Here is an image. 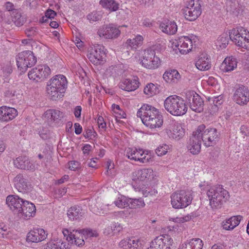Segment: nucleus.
Here are the masks:
<instances>
[{
    "label": "nucleus",
    "mask_w": 249,
    "mask_h": 249,
    "mask_svg": "<svg viewBox=\"0 0 249 249\" xmlns=\"http://www.w3.org/2000/svg\"><path fill=\"white\" fill-rule=\"evenodd\" d=\"M81 232L83 236H85L93 237L97 236L96 233H94V232L91 230H83L81 231Z\"/></svg>",
    "instance_id": "4d7b16f0"
},
{
    "label": "nucleus",
    "mask_w": 249,
    "mask_h": 249,
    "mask_svg": "<svg viewBox=\"0 0 249 249\" xmlns=\"http://www.w3.org/2000/svg\"><path fill=\"white\" fill-rule=\"evenodd\" d=\"M142 191L143 196L145 197L156 196L158 194V191L156 189L149 187L142 189Z\"/></svg>",
    "instance_id": "49530a36"
},
{
    "label": "nucleus",
    "mask_w": 249,
    "mask_h": 249,
    "mask_svg": "<svg viewBox=\"0 0 249 249\" xmlns=\"http://www.w3.org/2000/svg\"><path fill=\"white\" fill-rule=\"evenodd\" d=\"M37 67L40 73L41 81L44 80L51 74V69L48 66L40 65Z\"/></svg>",
    "instance_id": "37998d69"
},
{
    "label": "nucleus",
    "mask_w": 249,
    "mask_h": 249,
    "mask_svg": "<svg viewBox=\"0 0 249 249\" xmlns=\"http://www.w3.org/2000/svg\"><path fill=\"white\" fill-rule=\"evenodd\" d=\"M237 67L236 59L232 57H227L222 63L220 69L223 72H229L233 71Z\"/></svg>",
    "instance_id": "c85d7f7f"
},
{
    "label": "nucleus",
    "mask_w": 249,
    "mask_h": 249,
    "mask_svg": "<svg viewBox=\"0 0 249 249\" xmlns=\"http://www.w3.org/2000/svg\"><path fill=\"white\" fill-rule=\"evenodd\" d=\"M158 110L155 107L148 104H144L138 110L137 115L142 121L145 120V118H148L152 114L158 113Z\"/></svg>",
    "instance_id": "a878e982"
},
{
    "label": "nucleus",
    "mask_w": 249,
    "mask_h": 249,
    "mask_svg": "<svg viewBox=\"0 0 249 249\" xmlns=\"http://www.w3.org/2000/svg\"><path fill=\"white\" fill-rule=\"evenodd\" d=\"M164 107L166 110L174 116H181L187 111V106L184 100L179 96L171 95L164 101Z\"/></svg>",
    "instance_id": "7ed1b4c3"
},
{
    "label": "nucleus",
    "mask_w": 249,
    "mask_h": 249,
    "mask_svg": "<svg viewBox=\"0 0 249 249\" xmlns=\"http://www.w3.org/2000/svg\"><path fill=\"white\" fill-rule=\"evenodd\" d=\"M184 134L185 130L179 123L176 122L173 124L170 130V137L174 139L179 140L184 136Z\"/></svg>",
    "instance_id": "c756f323"
},
{
    "label": "nucleus",
    "mask_w": 249,
    "mask_h": 249,
    "mask_svg": "<svg viewBox=\"0 0 249 249\" xmlns=\"http://www.w3.org/2000/svg\"><path fill=\"white\" fill-rule=\"evenodd\" d=\"M234 101L238 105H245L249 102V90L243 85L237 88L233 95Z\"/></svg>",
    "instance_id": "dca6fc26"
},
{
    "label": "nucleus",
    "mask_w": 249,
    "mask_h": 249,
    "mask_svg": "<svg viewBox=\"0 0 249 249\" xmlns=\"http://www.w3.org/2000/svg\"><path fill=\"white\" fill-rule=\"evenodd\" d=\"M61 241H51L45 245L44 249H61Z\"/></svg>",
    "instance_id": "de8ad7c7"
},
{
    "label": "nucleus",
    "mask_w": 249,
    "mask_h": 249,
    "mask_svg": "<svg viewBox=\"0 0 249 249\" xmlns=\"http://www.w3.org/2000/svg\"><path fill=\"white\" fill-rule=\"evenodd\" d=\"M145 205L144 201L142 198H129V207L130 209H139L143 208L144 207Z\"/></svg>",
    "instance_id": "ea45409f"
},
{
    "label": "nucleus",
    "mask_w": 249,
    "mask_h": 249,
    "mask_svg": "<svg viewBox=\"0 0 249 249\" xmlns=\"http://www.w3.org/2000/svg\"><path fill=\"white\" fill-rule=\"evenodd\" d=\"M242 217L240 215L231 216L223 222L222 227L226 230H232L237 226L242 219Z\"/></svg>",
    "instance_id": "2f4dec72"
},
{
    "label": "nucleus",
    "mask_w": 249,
    "mask_h": 249,
    "mask_svg": "<svg viewBox=\"0 0 249 249\" xmlns=\"http://www.w3.org/2000/svg\"><path fill=\"white\" fill-rule=\"evenodd\" d=\"M213 105L212 106V107L213 108L214 111H215L218 110V107L222 104V97L220 96L214 97L213 98Z\"/></svg>",
    "instance_id": "864d4df0"
},
{
    "label": "nucleus",
    "mask_w": 249,
    "mask_h": 249,
    "mask_svg": "<svg viewBox=\"0 0 249 249\" xmlns=\"http://www.w3.org/2000/svg\"><path fill=\"white\" fill-rule=\"evenodd\" d=\"M18 115L17 110L13 107L3 106L0 107V120L8 122L14 119Z\"/></svg>",
    "instance_id": "b1692460"
},
{
    "label": "nucleus",
    "mask_w": 249,
    "mask_h": 249,
    "mask_svg": "<svg viewBox=\"0 0 249 249\" xmlns=\"http://www.w3.org/2000/svg\"><path fill=\"white\" fill-rule=\"evenodd\" d=\"M45 115L52 121L58 123L63 117V113L58 110L49 109L45 112Z\"/></svg>",
    "instance_id": "f704fd0d"
},
{
    "label": "nucleus",
    "mask_w": 249,
    "mask_h": 249,
    "mask_svg": "<svg viewBox=\"0 0 249 249\" xmlns=\"http://www.w3.org/2000/svg\"><path fill=\"white\" fill-rule=\"evenodd\" d=\"M56 15V12L52 10V9H48L45 12V16L48 18L52 19L54 18V17Z\"/></svg>",
    "instance_id": "052dcab7"
},
{
    "label": "nucleus",
    "mask_w": 249,
    "mask_h": 249,
    "mask_svg": "<svg viewBox=\"0 0 249 249\" xmlns=\"http://www.w3.org/2000/svg\"><path fill=\"white\" fill-rule=\"evenodd\" d=\"M209 204L213 210L220 209L230 198L229 192L221 185L211 187L207 192Z\"/></svg>",
    "instance_id": "f257e3e1"
},
{
    "label": "nucleus",
    "mask_w": 249,
    "mask_h": 249,
    "mask_svg": "<svg viewBox=\"0 0 249 249\" xmlns=\"http://www.w3.org/2000/svg\"><path fill=\"white\" fill-rule=\"evenodd\" d=\"M40 73L39 72V70L37 67H36L32 69L28 72V77L30 80L34 81L35 82H39L41 81Z\"/></svg>",
    "instance_id": "c03bdc74"
},
{
    "label": "nucleus",
    "mask_w": 249,
    "mask_h": 249,
    "mask_svg": "<svg viewBox=\"0 0 249 249\" xmlns=\"http://www.w3.org/2000/svg\"><path fill=\"white\" fill-rule=\"evenodd\" d=\"M19 213L17 216L18 218L24 220L29 219L31 217H34L36 214V206L33 203L25 201L21 211L19 212Z\"/></svg>",
    "instance_id": "aec40b11"
},
{
    "label": "nucleus",
    "mask_w": 249,
    "mask_h": 249,
    "mask_svg": "<svg viewBox=\"0 0 249 249\" xmlns=\"http://www.w3.org/2000/svg\"><path fill=\"white\" fill-rule=\"evenodd\" d=\"M102 16L96 11H93L87 16V18L90 22H95L101 19Z\"/></svg>",
    "instance_id": "3c124183"
},
{
    "label": "nucleus",
    "mask_w": 249,
    "mask_h": 249,
    "mask_svg": "<svg viewBox=\"0 0 249 249\" xmlns=\"http://www.w3.org/2000/svg\"><path fill=\"white\" fill-rule=\"evenodd\" d=\"M7 228L3 223H0V237H3L7 232Z\"/></svg>",
    "instance_id": "69168bd1"
},
{
    "label": "nucleus",
    "mask_w": 249,
    "mask_h": 249,
    "mask_svg": "<svg viewBox=\"0 0 249 249\" xmlns=\"http://www.w3.org/2000/svg\"><path fill=\"white\" fill-rule=\"evenodd\" d=\"M186 97L192 110L196 112L203 110L204 102L198 94L194 91H188L186 93Z\"/></svg>",
    "instance_id": "9b49d317"
},
{
    "label": "nucleus",
    "mask_w": 249,
    "mask_h": 249,
    "mask_svg": "<svg viewBox=\"0 0 249 249\" xmlns=\"http://www.w3.org/2000/svg\"><path fill=\"white\" fill-rule=\"evenodd\" d=\"M240 132L244 136H247L249 135V127L243 125L240 127Z\"/></svg>",
    "instance_id": "680f3d73"
},
{
    "label": "nucleus",
    "mask_w": 249,
    "mask_h": 249,
    "mask_svg": "<svg viewBox=\"0 0 249 249\" xmlns=\"http://www.w3.org/2000/svg\"><path fill=\"white\" fill-rule=\"evenodd\" d=\"M22 198L17 195H9L6 198V203L14 215L17 216L22 210L24 202Z\"/></svg>",
    "instance_id": "2eb2a0df"
},
{
    "label": "nucleus",
    "mask_w": 249,
    "mask_h": 249,
    "mask_svg": "<svg viewBox=\"0 0 249 249\" xmlns=\"http://www.w3.org/2000/svg\"><path fill=\"white\" fill-rule=\"evenodd\" d=\"M196 131L206 147L213 146L218 140L219 134L216 128H206V126L202 124L197 127Z\"/></svg>",
    "instance_id": "20e7f679"
},
{
    "label": "nucleus",
    "mask_w": 249,
    "mask_h": 249,
    "mask_svg": "<svg viewBox=\"0 0 249 249\" xmlns=\"http://www.w3.org/2000/svg\"><path fill=\"white\" fill-rule=\"evenodd\" d=\"M67 83V79L63 75H56L51 79L47 89L50 98L56 100L61 98L66 90Z\"/></svg>",
    "instance_id": "f03ea898"
},
{
    "label": "nucleus",
    "mask_w": 249,
    "mask_h": 249,
    "mask_svg": "<svg viewBox=\"0 0 249 249\" xmlns=\"http://www.w3.org/2000/svg\"><path fill=\"white\" fill-rule=\"evenodd\" d=\"M196 130L193 132L192 136L190 138L187 143L188 150L193 155L200 153L202 140L199 135L197 134Z\"/></svg>",
    "instance_id": "a211bd4d"
},
{
    "label": "nucleus",
    "mask_w": 249,
    "mask_h": 249,
    "mask_svg": "<svg viewBox=\"0 0 249 249\" xmlns=\"http://www.w3.org/2000/svg\"><path fill=\"white\" fill-rule=\"evenodd\" d=\"M231 40L237 46L248 49L249 48V33L243 27L232 29L229 32Z\"/></svg>",
    "instance_id": "423d86ee"
},
{
    "label": "nucleus",
    "mask_w": 249,
    "mask_h": 249,
    "mask_svg": "<svg viewBox=\"0 0 249 249\" xmlns=\"http://www.w3.org/2000/svg\"><path fill=\"white\" fill-rule=\"evenodd\" d=\"M69 168L71 170H75L79 167V163L77 161H71L69 162Z\"/></svg>",
    "instance_id": "13d9d810"
},
{
    "label": "nucleus",
    "mask_w": 249,
    "mask_h": 249,
    "mask_svg": "<svg viewBox=\"0 0 249 249\" xmlns=\"http://www.w3.org/2000/svg\"><path fill=\"white\" fill-rule=\"evenodd\" d=\"M229 38V35L227 34L221 35L216 41V46L221 49L225 48L228 44Z\"/></svg>",
    "instance_id": "a19ab883"
},
{
    "label": "nucleus",
    "mask_w": 249,
    "mask_h": 249,
    "mask_svg": "<svg viewBox=\"0 0 249 249\" xmlns=\"http://www.w3.org/2000/svg\"><path fill=\"white\" fill-rule=\"evenodd\" d=\"M14 165L18 168L24 170L34 171L35 165L25 156H20L17 158L14 161Z\"/></svg>",
    "instance_id": "393cba45"
},
{
    "label": "nucleus",
    "mask_w": 249,
    "mask_h": 249,
    "mask_svg": "<svg viewBox=\"0 0 249 249\" xmlns=\"http://www.w3.org/2000/svg\"><path fill=\"white\" fill-rule=\"evenodd\" d=\"M119 246L124 249H131V238L121 240L119 243Z\"/></svg>",
    "instance_id": "603ef678"
},
{
    "label": "nucleus",
    "mask_w": 249,
    "mask_h": 249,
    "mask_svg": "<svg viewBox=\"0 0 249 249\" xmlns=\"http://www.w3.org/2000/svg\"><path fill=\"white\" fill-rule=\"evenodd\" d=\"M182 11L185 19L191 21L195 20L202 13L201 1L199 0H191Z\"/></svg>",
    "instance_id": "1a4fd4ad"
},
{
    "label": "nucleus",
    "mask_w": 249,
    "mask_h": 249,
    "mask_svg": "<svg viewBox=\"0 0 249 249\" xmlns=\"http://www.w3.org/2000/svg\"><path fill=\"white\" fill-rule=\"evenodd\" d=\"M192 249H202L203 246L202 241L199 238L192 239L190 240Z\"/></svg>",
    "instance_id": "09e8293b"
},
{
    "label": "nucleus",
    "mask_w": 249,
    "mask_h": 249,
    "mask_svg": "<svg viewBox=\"0 0 249 249\" xmlns=\"http://www.w3.org/2000/svg\"><path fill=\"white\" fill-rule=\"evenodd\" d=\"M141 63L142 65L150 70L157 69L161 64L160 58L156 55L154 50L148 48L143 51Z\"/></svg>",
    "instance_id": "0eeeda50"
},
{
    "label": "nucleus",
    "mask_w": 249,
    "mask_h": 249,
    "mask_svg": "<svg viewBox=\"0 0 249 249\" xmlns=\"http://www.w3.org/2000/svg\"><path fill=\"white\" fill-rule=\"evenodd\" d=\"M12 20L17 26L22 25L26 21V18L18 10H14L11 14Z\"/></svg>",
    "instance_id": "e433bc0d"
},
{
    "label": "nucleus",
    "mask_w": 249,
    "mask_h": 249,
    "mask_svg": "<svg viewBox=\"0 0 249 249\" xmlns=\"http://www.w3.org/2000/svg\"><path fill=\"white\" fill-rule=\"evenodd\" d=\"M14 186L18 192L26 193L32 189V184L22 174L17 175L14 178Z\"/></svg>",
    "instance_id": "f3484780"
},
{
    "label": "nucleus",
    "mask_w": 249,
    "mask_h": 249,
    "mask_svg": "<svg viewBox=\"0 0 249 249\" xmlns=\"http://www.w3.org/2000/svg\"><path fill=\"white\" fill-rule=\"evenodd\" d=\"M97 123L99 127L102 128H105L106 127V123L104 120V118L102 116H99L97 120Z\"/></svg>",
    "instance_id": "0e129e2a"
},
{
    "label": "nucleus",
    "mask_w": 249,
    "mask_h": 249,
    "mask_svg": "<svg viewBox=\"0 0 249 249\" xmlns=\"http://www.w3.org/2000/svg\"><path fill=\"white\" fill-rule=\"evenodd\" d=\"M96 134L95 131H94L92 127L88 128L85 130L84 133V137L87 138L91 139L92 137H95Z\"/></svg>",
    "instance_id": "6e6d98bb"
},
{
    "label": "nucleus",
    "mask_w": 249,
    "mask_h": 249,
    "mask_svg": "<svg viewBox=\"0 0 249 249\" xmlns=\"http://www.w3.org/2000/svg\"><path fill=\"white\" fill-rule=\"evenodd\" d=\"M160 28L162 31L168 35H174L177 31L178 26L176 22L172 21H167L160 24Z\"/></svg>",
    "instance_id": "72a5a7b5"
},
{
    "label": "nucleus",
    "mask_w": 249,
    "mask_h": 249,
    "mask_svg": "<svg viewBox=\"0 0 249 249\" xmlns=\"http://www.w3.org/2000/svg\"><path fill=\"white\" fill-rule=\"evenodd\" d=\"M145 120H142V122L146 126L151 128H155L160 127L163 123L162 116L158 113L152 114L148 118H145Z\"/></svg>",
    "instance_id": "5701e85b"
},
{
    "label": "nucleus",
    "mask_w": 249,
    "mask_h": 249,
    "mask_svg": "<svg viewBox=\"0 0 249 249\" xmlns=\"http://www.w3.org/2000/svg\"><path fill=\"white\" fill-rule=\"evenodd\" d=\"M144 93L149 96H152L159 92L157 86L153 83L148 84L143 89Z\"/></svg>",
    "instance_id": "79ce46f5"
},
{
    "label": "nucleus",
    "mask_w": 249,
    "mask_h": 249,
    "mask_svg": "<svg viewBox=\"0 0 249 249\" xmlns=\"http://www.w3.org/2000/svg\"><path fill=\"white\" fill-rule=\"evenodd\" d=\"M143 38L142 36L138 35L135 38L128 39L125 43V47L127 50H136L143 43Z\"/></svg>",
    "instance_id": "473e14b6"
},
{
    "label": "nucleus",
    "mask_w": 249,
    "mask_h": 249,
    "mask_svg": "<svg viewBox=\"0 0 249 249\" xmlns=\"http://www.w3.org/2000/svg\"><path fill=\"white\" fill-rule=\"evenodd\" d=\"M97 34L101 37L107 39H114L120 36L121 31L116 26L109 24L100 27Z\"/></svg>",
    "instance_id": "4468645a"
},
{
    "label": "nucleus",
    "mask_w": 249,
    "mask_h": 249,
    "mask_svg": "<svg viewBox=\"0 0 249 249\" xmlns=\"http://www.w3.org/2000/svg\"><path fill=\"white\" fill-rule=\"evenodd\" d=\"M192 193L189 190H180L173 193L171 196V204L175 209L186 207L191 204Z\"/></svg>",
    "instance_id": "39448f33"
},
{
    "label": "nucleus",
    "mask_w": 249,
    "mask_h": 249,
    "mask_svg": "<svg viewBox=\"0 0 249 249\" xmlns=\"http://www.w3.org/2000/svg\"><path fill=\"white\" fill-rule=\"evenodd\" d=\"M25 34L29 37H31L34 36L36 33V28L34 27H31L26 29Z\"/></svg>",
    "instance_id": "e2e57ef3"
},
{
    "label": "nucleus",
    "mask_w": 249,
    "mask_h": 249,
    "mask_svg": "<svg viewBox=\"0 0 249 249\" xmlns=\"http://www.w3.org/2000/svg\"><path fill=\"white\" fill-rule=\"evenodd\" d=\"M196 66L200 71H207L210 69L211 62L207 53H202L198 56L196 62Z\"/></svg>",
    "instance_id": "bb28decb"
},
{
    "label": "nucleus",
    "mask_w": 249,
    "mask_h": 249,
    "mask_svg": "<svg viewBox=\"0 0 249 249\" xmlns=\"http://www.w3.org/2000/svg\"><path fill=\"white\" fill-rule=\"evenodd\" d=\"M156 176L151 168H143L135 171L133 173V179L140 181H151Z\"/></svg>",
    "instance_id": "6ab92c4d"
},
{
    "label": "nucleus",
    "mask_w": 249,
    "mask_h": 249,
    "mask_svg": "<svg viewBox=\"0 0 249 249\" xmlns=\"http://www.w3.org/2000/svg\"><path fill=\"white\" fill-rule=\"evenodd\" d=\"M17 64L22 72L25 71L28 68L33 66L36 62V58L30 51H23L18 54L16 58Z\"/></svg>",
    "instance_id": "6e6552de"
},
{
    "label": "nucleus",
    "mask_w": 249,
    "mask_h": 249,
    "mask_svg": "<svg viewBox=\"0 0 249 249\" xmlns=\"http://www.w3.org/2000/svg\"><path fill=\"white\" fill-rule=\"evenodd\" d=\"M142 246L141 241L135 237L131 238V249H137Z\"/></svg>",
    "instance_id": "5fc2aeb1"
},
{
    "label": "nucleus",
    "mask_w": 249,
    "mask_h": 249,
    "mask_svg": "<svg viewBox=\"0 0 249 249\" xmlns=\"http://www.w3.org/2000/svg\"><path fill=\"white\" fill-rule=\"evenodd\" d=\"M169 149V146L167 144H163L160 145L156 149V153L159 156H162L165 155Z\"/></svg>",
    "instance_id": "8fccbe9b"
},
{
    "label": "nucleus",
    "mask_w": 249,
    "mask_h": 249,
    "mask_svg": "<svg viewBox=\"0 0 249 249\" xmlns=\"http://www.w3.org/2000/svg\"><path fill=\"white\" fill-rule=\"evenodd\" d=\"M74 233L71 235V237L69 239V244L75 245L80 247L84 245L85 241L83 239V235L81 232L78 230L73 231Z\"/></svg>",
    "instance_id": "c9c22d12"
},
{
    "label": "nucleus",
    "mask_w": 249,
    "mask_h": 249,
    "mask_svg": "<svg viewBox=\"0 0 249 249\" xmlns=\"http://www.w3.org/2000/svg\"><path fill=\"white\" fill-rule=\"evenodd\" d=\"M67 215L71 220H77L82 216V210L79 207H72L68 211Z\"/></svg>",
    "instance_id": "4c0bfd02"
},
{
    "label": "nucleus",
    "mask_w": 249,
    "mask_h": 249,
    "mask_svg": "<svg viewBox=\"0 0 249 249\" xmlns=\"http://www.w3.org/2000/svg\"><path fill=\"white\" fill-rule=\"evenodd\" d=\"M47 236L43 229H34L27 234L26 240L28 242L37 243L45 240Z\"/></svg>",
    "instance_id": "4be33fe9"
},
{
    "label": "nucleus",
    "mask_w": 249,
    "mask_h": 249,
    "mask_svg": "<svg viewBox=\"0 0 249 249\" xmlns=\"http://www.w3.org/2000/svg\"><path fill=\"white\" fill-rule=\"evenodd\" d=\"M139 86L138 78L135 77L133 79H126L120 84V88L126 91H130L136 90Z\"/></svg>",
    "instance_id": "cd10ccee"
},
{
    "label": "nucleus",
    "mask_w": 249,
    "mask_h": 249,
    "mask_svg": "<svg viewBox=\"0 0 249 249\" xmlns=\"http://www.w3.org/2000/svg\"><path fill=\"white\" fill-rule=\"evenodd\" d=\"M173 239L168 235H161L157 237L146 249H171Z\"/></svg>",
    "instance_id": "ddd939ff"
},
{
    "label": "nucleus",
    "mask_w": 249,
    "mask_h": 249,
    "mask_svg": "<svg viewBox=\"0 0 249 249\" xmlns=\"http://www.w3.org/2000/svg\"><path fill=\"white\" fill-rule=\"evenodd\" d=\"M82 107L81 106H76L74 108V114L76 118H79L81 116Z\"/></svg>",
    "instance_id": "338daca9"
},
{
    "label": "nucleus",
    "mask_w": 249,
    "mask_h": 249,
    "mask_svg": "<svg viewBox=\"0 0 249 249\" xmlns=\"http://www.w3.org/2000/svg\"><path fill=\"white\" fill-rule=\"evenodd\" d=\"M74 230L71 231V230L64 229L63 230V233L65 237H66V240L69 243V239L70 237H71V235H72L75 232L73 231Z\"/></svg>",
    "instance_id": "bf43d9fd"
},
{
    "label": "nucleus",
    "mask_w": 249,
    "mask_h": 249,
    "mask_svg": "<svg viewBox=\"0 0 249 249\" xmlns=\"http://www.w3.org/2000/svg\"><path fill=\"white\" fill-rule=\"evenodd\" d=\"M163 78L168 83H177L180 79V75L176 70L166 71L163 75Z\"/></svg>",
    "instance_id": "7c9ffc66"
},
{
    "label": "nucleus",
    "mask_w": 249,
    "mask_h": 249,
    "mask_svg": "<svg viewBox=\"0 0 249 249\" xmlns=\"http://www.w3.org/2000/svg\"><path fill=\"white\" fill-rule=\"evenodd\" d=\"M181 54H187L191 51L193 48V42L189 37L183 36L180 37L175 44Z\"/></svg>",
    "instance_id": "412c9836"
},
{
    "label": "nucleus",
    "mask_w": 249,
    "mask_h": 249,
    "mask_svg": "<svg viewBox=\"0 0 249 249\" xmlns=\"http://www.w3.org/2000/svg\"><path fill=\"white\" fill-rule=\"evenodd\" d=\"M179 247L182 249H192L190 240L186 241L184 244H182Z\"/></svg>",
    "instance_id": "774afa93"
},
{
    "label": "nucleus",
    "mask_w": 249,
    "mask_h": 249,
    "mask_svg": "<svg viewBox=\"0 0 249 249\" xmlns=\"http://www.w3.org/2000/svg\"><path fill=\"white\" fill-rule=\"evenodd\" d=\"M116 206L119 208H124L129 207V198H126L124 196L119 197L118 199L114 201Z\"/></svg>",
    "instance_id": "a18cd8bd"
},
{
    "label": "nucleus",
    "mask_w": 249,
    "mask_h": 249,
    "mask_svg": "<svg viewBox=\"0 0 249 249\" xmlns=\"http://www.w3.org/2000/svg\"><path fill=\"white\" fill-rule=\"evenodd\" d=\"M126 156L131 160L139 161L142 163L148 162L151 159V155L148 154L147 151L135 147L128 148L126 150Z\"/></svg>",
    "instance_id": "9d476101"
},
{
    "label": "nucleus",
    "mask_w": 249,
    "mask_h": 249,
    "mask_svg": "<svg viewBox=\"0 0 249 249\" xmlns=\"http://www.w3.org/2000/svg\"><path fill=\"white\" fill-rule=\"evenodd\" d=\"M87 56L89 61L96 65H101L106 61V53L102 47L99 45L91 47Z\"/></svg>",
    "instance_id": "f8f14e48"
},
{
    "label": "nucleus",
    "mask_w": 249,
    "mask_h": 249,
    "mask_svg": "<svg viewBox=\"0 0 249 249\" xmlns=\"http://www.w3.org/2000/svg\"><path fill=\"white\" fill-rule=\"evenodd\" d=\"M100 4L111 11H116L119 9V4L114 0H101Z\"/></svg>",
    "instance_id": "58836bf2"
}]
</instances>
